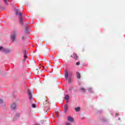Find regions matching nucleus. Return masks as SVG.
I'll return each instance as SVG.
<instances>
[{
	"mask_svg": "<svg viewBox=\"0 0 125 125\" xmlns=\"http://www.w3.org/2000/svg\"><path fill=\"white\" fill-rule=\"evenodd\" d=\"M3 103V101L0 99V104Z\"/></svg>",
	"mask_w": 125,
	"mask_h": 125,
	"instance_id": "nucleus-20",
	"label": "nucleus"
},
{
	"mask_svg": "<svg viewBox=\"0 0 125 125\" xmlns=\"http://www.w3.org/2000/svg\"><path fill=\"white\" fill-rule=\"evenodd\" d=\"M4 3L6 4V5H7V4H8V3H7V0H3Z\"/></svg>",
	"mask_w": 125,
	"mask_h": 125,
	"instance_id": "nucleus-17",
	"label": "nucleus"
},
{
	"mask_svg": "<svg viewBox=\"0 0 125 125\" xmlns=\"http://www.w3.org/2000/svg\"><path fill=\"white\" fill-rule=\"evenodd\" d=\"M77 78L78 79H80V78H81V74L80 73H77Z\"/></svg>",
	"mask_w": 125,
	"mask_h": 125,
	"instance_id": "nucleus-18",
	"label": "nucleus"
},
{
	"mask_svg": "<svg viewBox=\"0 0 125 125\" xmlns=\"http://www.w3.org/2000/svg\"><path fill=\"white\" fill-rule=\"evenodd\" d=\"M67 81L68 83H71V78H69Z\"/></svg>",
	"mask_w": 125,
	"mask_h": 125,
	"instance_id": "nucleus-19",
	"label": "nucleus"
},
{
	"mask_svg": "<svg viewBox=\"0 0 125 125\" xmlns=\"http://www.w3.org/2000/svg\"><path fill=\"white\" fill-rule=\"evenodd\" d=\"M33 63L34 64H35V61H33Z\"/></svg>",
	"mask_w": 125,
	"mask_h": 125,
	"instance_id": "nucleus-28",
	"label": "nucleus"
},
{
	"mask_svg": "<svg viewBox=\"0 0 125 125\" xmlns=\"http://www.w3.org/2000/svg\"><path fill=\"white\" fill-rule=\"evenodd\" d=\"M24 58H27L28 57H27V55L25 54L23 56Z\"/></svg>",
	"mask_w": 125,
	"mask_h": 125,
	"instance_id": "nucleus-24",
	"label": "nucleus"
},
{
	"mask_svg": "<svg viewBox=\"0 0 125 125\" xmlns=\"http://www.w3.org/2000/svg\"><path fill=\"white\" fill-rule=\"evenodd\" d=\"M74 110L76 112H80V111H81V107L80 106H78L77 107H75L74 108Z\"/></svg>",
	"mask_w": 125,
	"mask_h": 125,
	"instance_id": "nucleus-11",
	"label": "nucleus"
},
{
	"mask_svg": "<svg viewBox=\"0 0 125 125\" xmlns=\"http://www.w3.org/2000/svg\"><path fill=\"white\" fill-rule=\"evenodd\" d=\"M55 114L56 115V117H57V118H58V111H55Z\"/></svg>",
	"mask_w": 125,
	"mask_h": 125,
	"instance_id": "nucleus-16",
	"label": "nucleus"
},
{
	"mask_svg": "<svg viewBox=\"0 0 125 125\" xmlns=\"http://www.w3.org/2000/svg\"><path fill=\"white\" fill-rule=\"evenodd\" d=\"M32 106L33 107V108H36V104H33L32 105Z\"/></svg>",
	"mask_w": 125,
	"mask_h": 125,
	"instance_id": "nucleus-22",
	"label": "nucleus"
},
{
	"mask_svg": "<svg viewBox=\"0 0 125 125\" xmlns=\"http://www.w3.org/2000/svg\"><path fill=\"white\" fill-rule=\"evenodd\" d=\"M24 37H26V34H24V35L21 37V40L22 41H25V38H24Z\"/></svg>",
	"mask_w": 125,
	"mask_h": 125,
	"instance_id": "nucleus-15",
	"label": "nucleus"
},
{
	"mask_svg": "<svg viewBox=\"0 0 125 125\" xmlns=\"http://www.w3.org/2000/svg\"><path fill=\"white\" fill-rule=\"evenodd\" d=\"M25 29L26 30V32L28 33V30L27 29V26H25Z\"/></svg>",
	"mask_w": 125,
	"mask_h": 125,
	"instance_id": "nucleus-26",
	"label": "nucleus"
},
{
	"mask_svg": "<svg viewBox=\"0 0 125 125\" xmlns=\"http://www.w3.org/2000/svg\"><path fill=\"white\" fill-rule=\"evenodd\" d=\"M0 50L4 53H10V50L3 48V47L0 46Z\"/></svg>",
	"mask_w": 125,
	"mask_h": 125,
	"instance_id": "nucleus-1",
	"label": "nucleus"
},
{
	"mask_svg": "<svg viewBox=\"0 0 125 125\" xmlns=\"http://www.w3.org/2000/svg\"><path fill=\"white\" fill-rule=\"evenodd\" d=\"M20 16V22L22 24L23 23V19H24V18H23V14L22 13H20L19 14Z\"/></svg>",
	"mask_w": 125,
	"mask_h": 125,
	"instance_id": "nucleus-3",
	"label": "nucleus"
},
{
	"mask_svg": "<svg viewBox=\"0 0 125 125\" xmlns=\"http://www.w3.org/2000/svg\"><path fill=\"white\" fill-rule=\"evenodd\" d=\"M42 67H44V66H43Z\"/></svg>",
	"mask_w": 125,
	"mask_h": 125,
	"instance_id": "nucleus-31",
	"label": "nucleus"
},
{
	"mask_svg": "<svg viewBox=\"0 0 125 125\" xmlns=\"http://www.w3.org/2000/svg\"><path fill=\"white\" fill-rule=\"evenodd\" d=\"M36 70H37V72H39V70H38V69H37Z\"/></svg>",
	"mask_w": 125,
	"mask_h": 125,
	"instance_id": "nucleus-29",
	"label": "nucleus"
},
{
	"mask_svg": "<svg viewBox=\"0 0 125 125\" xmlns=\"http://www.w3.org/2000/svg\"><path fill=\"white\" fill-rule=\"evenodd\" d=\"M71 56L74 60H78L79 59V56H78V55L76 53H74Z\"/></svg>",
	"mask_w": 125,
	"mask_h": 125,
	"instance_id": "nucleus-4",
	"label": "nucleus"
},
{
	"mask_svg": "<svg viewBox=\"0 0 125 125\" xmlns=\"http://www.w3.org/2000/svg\"><path fill=\"white\" fill-rule=\"evenodd\" d=\"M64 99H65L66 102L68 103L69 102V95H66V96L64 97Z\"/></svg>",
	"mask_w": 125,
	"mask_h": 125,
	"instance_id": "nucleus-10",
	"label": "nucleus"
},
{
	"mask_svg": "<svg viewBox=\"0 0 125 125\" xmlns=\"http://www.w3.org/2000/svg\"><path fill=\"white\" fill-rule=\"evenodd\" d=\"M64 76H65V79L66 81L68 80V77L69 76V73L68 72V71L65 70L64 72Z\"/></svg>",
	"mask_w": 125,
	"mask_h": 125,
	"instance_id": "nucleus-7",
	"label": "nucleus"
},
{
	"mask_svg": "<svg viewBox=\"0 0 125 125\" xmlns=\"http://www.w3.org/2000/svg\"><path fill=\"white\" fill-rule=\"evenodd\" d=\"M23 53H24V55H25V54H26V53H27V51H23Z\"/></svg>",
	"mask_w": 125,
	"mask_h": 125,
	"instance_id": "nucleus-25",
	"label": "nucleus"
},
{
	"mask_svg": "<svg viewBox=\"0 0 125 125\" xmlns=\"http://www.w3.org/2000/svg\"><path fill=\"white\" fill-rule=\"evenodd\" d=\"M28 95L30 100H33V96H32V93L31 91L29 90L27 91Z\"/></svg>",
	"mask_w": 125,
	"mask_h": 125,
	"instance_id": "nucleus-5",
	"label": "nucleus"
},
{
	"mask_svg": "<svg viewBox=\"0 0 125 125\" xmlns=\"http://www.w3.org/2000/svg\"><path fill=\"white\" fill-rule=\"evenodd\" d=\"M15 12H16V15H19V14H20V13H19V10L16 9L15 10Z\"/></svg>",
	"mask_w": 125,
	"mask_h": 125,
	"instance_id": "nucleus-13",
	"label": "nucleus"
},
{
	"mask_svg": "<svg viewBox=\"0 0 125 125\" xmlns=\"http://www.w3.org/2000/svg\"><path fill=\"white\" fill-rule=\"evenodd\" d=\"M67 120L69 122H70V123H73V122H74V119L73 118H72V117H71V116H69L68 117Z\"/></svg>",
	"mask_w": 125,
	"mask_h": 125,
	"instance_id": "nucleus-9",
	"label": "nucleus"
},
{
	"mask_svg": "<svg viewBox=\"0 0 125 125\" xmlns=\"http://www.w3.org/2000/svg\"><path fill=\"white\" fill-rule=\"evenodd\" d=\"M80 90H81V91H83V92H85V89H84V88L83 87L81 88Z\"/></svg>",
	"mask_w": 125,
	"mask_h": 125,
	"instance_id": "nucleus-14",
	"label": "nucleus"
},
{
	"mask_svg": "<svg viewBox=\"0 0 125 125\" xmlns=\"http://www.w3.org/2000/svg\"><path fill=\"white\" fill-rule=\"evenodd\" d=\"M16 107H17V105H16V104L15 103H13L11 105V109L12 110H15V109H16Z\"/></svg>",
	"mask_w": 125,
	"mask_h": 125,
	"instance_id": "nucleus-6",
	"label": "nucleus"
},
{
	"mask_svg": "<svg viewBox=\"0 0 125 125\" xmlns=\"http://www.w3.org/2000/svg\"><path fill=\"white\" fill-rule=\"evenodd\" d=\"M80 62H78L77 63H76V65L77 66H79L80 65Z\"/></svg>",
	"mask_w": 125,
	"mask_h": 125,
	"instance_id": "nucleus-23",
	"label": "nucleus"
},
{
	"mask_svg": "<svg viewBox=\"0 0 125 125\" xmlns=\"http://www.w3.org/2000/svg\"><path fill=\"white\" fill-rule=\"evenodd\" d=\"M66 125H71V123H67Z\"/></svg>",
	"mask_w": 125,
	"mask_h": 125,
	"instance_id": "nucleus-27",
	"label": "nucleus"
},
{
	"mask_svg": "<svg viewBox=\"0 0 125 125\" xmlns=\"http://www.w3.org/2000/svg\"><path fill=\"white\" fill-rule=\"evenodd\" d=\"M19 118V115L16 114L13 118V121H16Z\"/></svg>",
	"mask_w": 125,
	"mask_h": 125,
	"instance_id": "nucleus-12",
	"label": "nucleus"
},
{
	"mask_svg": "<svg viewBox=\"0 0 125 125\" xmlns=\"http://www.w3.org/2000/svg\"><path fill=\"white\" fill-rule=\"evenodd\" d=\"M69 91H71V90H73V87H70L69 88Z\"/></svg>",
	"mask_w": 125,
	"mask_h": 125,
	"instance_id": "nucleus-21",
	"label": "nucleus"
},
{
	"mask_svg": "<svg viewBox=\"0 0 125 125\" xmlns=\"http://www.w3.org/2000/svg\"><path fill=\"white\" fill-rule=\"evenodd\" d=\"M118 115L117 114H116V116H117Z\"/></svg>",
	"mask_w": 125,
	"mask_h": 125,
	"instance_id": "nucleus-30",
	"label": "nucleus"
},
{
	"mask_svg": "<svg viewBox=\"0 0 125 125\" xmlns=\"http://www.w3.org/2000/svg\"><path fill=\"white\" fill-rule=\"evenodd\" d=\"M68 108H69V107L68 106V105L67 104H66L64 105V113H67V111H68Z\"/></svg>",
	"mask_w": 125,
	"mask_h": 125,
	"instance_id": "nucleus-8",
	"label": "nucleus"
},
{
	"mask_svg": "<svg viewBox=\"0 0 125 125\" xmlns=\"http://www.w3.org/2000/svg\"><path fill=\"white\" fill-rule=\"evenodd\" d=\"M16 34H17V32L16 31H14V34L11 35V40H12V42H14L15 41Z\"/></svg>",
	"mask_w": 125,
	"mask_h": 125,
	"instance_id": "nucleus-2",
	"label": "nucleus"
}]
</instances>
